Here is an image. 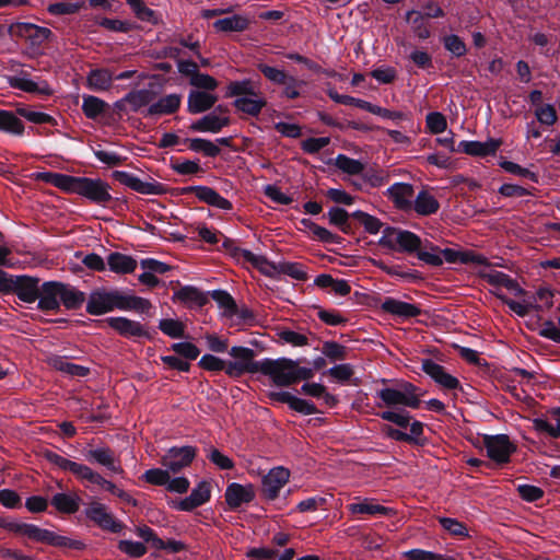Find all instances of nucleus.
<instances>
[{
  "mask_svg": "<svg viewBox=\"0 0 560 560\" xmlns=\"http://www.w3.org/2000/svg\"><path fill=\"white\" fill-rule=\"evenodd\" d=\"M67 192L79 195L93 205L106 207L113 201H119L110 195V185L102 178L72 176L56 172H38L34 177Z\"/></svg>",
  "mask_w": 560,
  "mask_h": 560,
  "instance_id": "f257e3e1",
  "label": "nucleus"
},
{
  "mask_svg": "<svg viewBox=\"0 0 560 560\" xmlns=\"http://www.w3.org/2000/svg\"><path fill=\"white\" fill-rule=\"evenodd\" d=\"M115 310L152 316L153 305L148 299L128 294L118 289H95L90 293L85 307L88 314L100 316Z\"/></svg>",
  "mask_w": 560,
  "mask_h": 560,
  "instance_id": "f03ea898",
  "label": "nucleus"
},
{
  "mask_svg": "<svg viewBox=\"0 0 560 560\" xmlns=\"http://www.w3.org/2000/svg\"><path fill=\"white\" fill-rule=\"evenodd\" d=\"M378 245L390 250L406 254H416L417 258L432 267H441L443 260L440 255L430 253L429 247L423 245L421 237L408 230L386 225Z\"/></svg>",
  "mask_w": 560,
  "mask_h": 560,
  "instance_id": "7ed1b4c3",
  "label": "nucleus"
},
{
  "mask_svg": "<svg viewBox=\"0 0 560 560\" xmlns=\"http://www.w3.org/2000/svg\"><path fill=\"white\" fill-rule=\"evenodd\" d=\"M0 528L52 547L72 550H83L86 547L82 540L61 536L49 529L40 528L35 524L22 523L8 517H0Z\"/></svg>",
  "mask_w": 560,
  "mask_h": 560,
  "instance_id": "20e7f679",
  "label": "nucleus"
},
{
  "mask_svg": "<svg viewBox=\"0 0 560 560\" xmlns=\"http://www.w3.org/2000/svg\"><path fill=\"white\" fill-rule=\"evenodd\" d=\"M229 354L235 359L228 362L226 375L232 378H238L246 373H261L271 378L275 373L276 359L265 358L255 361L256 352L250 348L234 346L230 349Z\"/></svg>",
  "mask_w": 560,
  "mask_h": 560,
  "instance_id": "39448f33",
  "label": "nucleus"
},
{
  "mask_svg": "<svg viewBox=\"0 0 560 560\" xmlns=\"http://www.w3.org/2000/svg\"><path fill=\"white\" fill-rule=\"evenodd\" d=\"M8 34L23 38L28 44V49L34 55L43 54V45L54 39L55 35L50 28L39 26L30 22H15L8 27Z\"/></svg>",
  "mask_w": 560,
  "mask_h": 560,
  "instance_id": "423d86ee",
  "label": "nucleus"
},
{
  "mask_svg": "<svg viewBox=\"0 0 560 560\" xmlns=\"http://www.w3.org/2000/svg\"><path fill=\"white\" fill-rule=\"evenodd\" d=\"M275 362V373L271 380L279 387H289L300 381H308L314 376L313 369L299 366V361L279 358Z\"/></svg>",
  "mask_w": 560,
  "mask_h": 560,
  "instance_id": "0eeeda50",
  "label": "nucleus"
},
{
  "mask_svg": "<svg viewBox=\"0 0 560 560\" xmlns=\"http://www.w3.org/2000/svg\"><path fill=\"white\" fill-rule=\"evenodd\" d=\"M223 248L238 262L249 264L267 277L278 275L279 262L269 261L265 256L255 255L248 249L238 247L233 238L224 237Z\"/></svg>",
  "mask_w": 560,
  "mask_h": 560,
  "instance_id": "6e6552de",
  "label": "nucleus"
},
{
  "mask_svg": "<svg viewBox=\"0 0 560 560\" xmlns=\"http://www.w3.org/2000/svg\"><path fill=\"white\" fill-rule=\"evenodd\" d=\"M483 447L487 456L498 466L510 463L511 456L516 452V445L506 434L483 435Z\"/></svg>",
  "mask_w": 560,
  "mask_h": 560,
  "instance_id": "1a4fd4ad",
  "label": "nucleus"
},
{
  "mask_svg": "<svg viewBox=\"0 0 560 560\" xmlns=\"http://www.w3.org/2000/svg\"><path fill=\"white\" fill-rule=\"evenodd\" d=\"M43 457L61 470L71 472L77 479L81 481H88L94 485L100 475L90 466L65 458L50 450H45L43 452Z\"/></svg>",
  "mask_w": 560,
  "mask_h": 560,
  "instance_id": "9d476101",
  "label": "nucleus"
},
{
  "mask_svg": "<svg viewBox=\"0 0 560 560\" xmlns=\"http://www.w3.org/2000/svg\"><path fill=\"white\" fill-rule=\"evenodd\" d=\"M425 247H429L430 253L440 255L442 260H445L448 264H474L486 267L491 266L486 256L477 254L474 250H457L450 247L440 248L438 245L429 241H425Z\"/></svg>",
  "mask_w": 560,
  "mask_h": 560,
  "instance_id": "9b49d317",
  "label": "nucleus"
},
{
  "mask_svg": "<svg viewBox=\"0 0 560 560\" xmlns=\"http://www.w3.org/2000/svg\"><path fill=\"white\" fill-rule=\"evenodd\" d=\"M112 177L119 184L141 195L159 196L166 192L165 186L162 183L153 179L152 177H149L150 180L144 182L141 180L136 175L125 171H114L112 173Z\"/></svg>",
  "mask_w": 560,
  "mask_h": 560,
  "instance_id": "f8f14e48",
  "label": "nucleus"
},
{
  "mask_svg": "<svg viewBox=\"0 0 560 560\" xmlns=\"http://www.w3.org/2000/svg\"><path fill=\"white\" fill-rule=\"evenodd\" d=\"M84 514L88 520L103 530L119 534L125 528V524L108 512L106 505L101 502L93 501L90 503L84 510Z\"/></svg>",
  "mask_w": 560,
  "mask_h": 560,
  "instance_id": "ddd939ff",
  "label": "nucleus"
},
{
  "mask_svg": "<svg viewBox=\"0 0 560 560\" xmlns=\"http://www.w3.org/2000/svg\"><path fill=\"white\" fill-rule=\"evenodd\" d=\"M197 447L191 445L173 446L161 457V464L173 474L190 466L197 456Z\"/></svg>",
  "mask_w": 560,
  "mask_h": 560,
  "instance_id": "4468645a",
  "label": "nucleus"
},
{
  "mask_svg": "<svg viewBox=\"0 0 560 560\" xmlns=\"http://www.w3.org/2000/svg\"><path fill=\"white\" fill-rule=\"evenodd\" d=\"M290 470L282 466L275 467L261 478L260 495L267 501H275L280 490L289 482Z\"/></svg>",
  "mask_w": 560,
  "mask_h": 560,
  "instance_id": "2eb2a0df",
  "label": "nucleus"
},
{
  "mask_svg": "<svg viewBox=\"0 0 560 560\" xmlns=\"http://www.w3.org/2000/svg\"><path fill=\"white\" fill-rule=\"evenodd\" d=\"M106 324L114 329L119 336L127 339L144 338L152 340V334L137 320L124 316L107 317Z\"/></svg>",
  "mask_w": 560,
  "mask_h": 560,
  "instance_id": "dca6fc26",
  "label": "nucleus"
},
{
  "mask_svg": "<svg viewBox=\"0 0 560 560\" xmlns=\"http://www.w3.org/2000/svg\"><path fill=\"white\" fill-rule=\"evenodd\" d=\"M211 499V485L207 480H201L191 490L190 494L180 500L172 501V508L177 511L191 512L203 505Z\"/></svg>",
  "mask_w": 560,
  "mask_h": 560,
  "instance_id": "f3484780",
  "label": "nucleus"
},
{
  "mask_svg": "<svg viewBox=\"0 0 560 560\" xmlns=\"http://www.w3.org/2000/svg\"><path fill=\"white\" fill-rule=\"evenodd\" d=\"M408 427L410 428V433H406L389 424L383 425L382 432L386 438L394 441L405 442L410 445L423 446L427 442V440L423 438L424 424L421 421L413 420L410 421Z\"/></svg>",
  "mask_w": 560,
  "mask_h": 560,
  "instance_id": "a211bd4d",
  "label": "nucleus"
},
{
  "mask_svg": "<svg viewBox=\"0 0 560 560\" xmlns=\"http://www.w3.org/2000/svg\"><path fill=\"white\" fill-rule=\"evenodd\" d=\"M421 370L444 389L463 390L459 381L455 376L447 373L443 365L434 362L432 359H422Z\"/></svg>",
  "mask_w": 560,
  "mask_h": 560,
  "instance_id": "6ab92c4d",
  "label": "nucleus"
},
{
  "mask_svg": "<svg viewBox=\"0 0 560 560\" xmlns=\"http://www.w3.org/2000/svg\"><path fill=\"white\" fill-rule=\"evenodd\" d=\"M255 497V488L252 483L231 482L224 492L225 503L231 511H237L243 504L250 503Z\"/></svg>",
  "mask_w": 560,
  "mask_h": 560,
  "instance_id": "aec40b11",
  "label": "nucleus"
},
{
  "mask_svg": "<svg viewBox=\"0 0 560 560\" xmlns=\"http://www.w3.org/2000/svg\"><path fill=\"white\" fill-rule=\"evenodd\" d=\"M63 289V282L60 281H45L40 283V295L37 299V308L43 312H57L60 310V295Z\"/></svg>",
  "mask_w": 560,
  "mask_h": 560,
  "instance_id": "412c9836",
  "label": "nucleus"
},
{
  "mask_svg": "<svg viewBox=\"0 0 560 560\" xmlns=\"http://www.w3.org/2000/svg\"><path fill=\"white\" fill-rule=\"evenodd\" d=\"M83 456L88 462L98 464L112 474L122 475L125 472L120 462L115 457V452L108 446L84 450Z\"/></svg>",
  "mask_w": 560,
  "mask_h": 560,
  "instance_id": "4be33fe9",
  "label": "nucleus"
},
{
  "mask_svg": "<svg viewBox=\"0 0 560 560\" xmlns=\"http://www.w3.org/2000/svg\"><path fill=\"white\" fill-rule=\"evenodd\" d=\"M40 279L33 276L20 275L15 276L12 293L24 303H34L40 295Z\"/></svg>",
  "mask_w": 560,
  "mask_h": 560,
  "instance_id": "5701e85b",
  "label": "nucleus"
},
{
  "mask_svg": "<svg viewBox=\"0 0 560 560\" xmlns=\"http://www.w3.org/2000/svg\"><path fill=\"white\" fill-rule=\"evenodd\" d=\"M501 144L502 140L494 138H489L485 142L463 140L457 144L456 151L477 158L493 156L497 154Z\"/></svg>",
  "mask_w": 560,
  "mask_h": 560,
  "instance_id": "b1692460",
  "label": "nucleus"
},
{
  "mask_svg": "<svg viewBox=\"0 0 560 560\" xmlns=\"http://www.w3.org/2000/svg\"><path fill=\"white\" fill-rule=\"evenodd\" d=\"M381 310L401 319H409L421 315L422 311L417 304L399 301L394 298H385Z\"/></svg>",
  "mask_w": 560,
  "mask_h": 560,
  "instance_id": "393cba45",
  "label": "nucleus"
},
{
  "mask_svg": "<svg viewBox=\"0 0 560 560\" xmlns=\"http://www.w3.org/2000/svg\"><path fill=\"white\" fill-rule=\"evenodd\" d=\"M413 186L408 183H395L387 189V197L398 210L408 212L412 208Z\"/></svg>",
  "mask_w": 560,
  "mask_h": 560,
  "instance_id": "a878e982",
  "label": "nucleus"
},
{
  "mask_svg": "<svg viewBox=\"0 0 560 560\" xmlns=\"http://www.w3.org/2000/svg\"><path fill=\"white\" fill-rule=\"evenodd\" d=\"M217 102L218 96L215 94L190 90L187 97V112L192 115L206 113L213 108Z\"/></svg>",
  "mask_w": 560,
  "mask_h": 560,
  "instance_id": "bb28decb",
  "label": "nucleus"
},
{
  "mask_svg": "<svg viewBox=\"0 0 560 560\" xmlns=\"http://www.w3.org/2000/svg\"><path fill=\"white\" fill-rule=\"evenodd\" d=\"M174 300L184 303L190 308H201L209 303V292H203L194 285H183L174 292Z\"/></svg>",
  "mask_w": 560,
  "mask_h": 560,
  "instance_id": "cd10ccee",
  "label": "nucleus"
},
{
  "mask_svg": "<svg viewBox=\"0 0 560 560\" xmlns=\"http://www.w3.org/2000/svg\"><path fill=\"white\" fill-rule=\"evenodd\" d=\"M479 277L487 281L490 285L493 287H504L510 291H513L516 296H523L526 294V291L518 284V282L511 278L509 275L498 271H480Z\"/></svg>",
  "mask_w": 560,
  "mask_h": 560,
  "instance_id": "c85d7f7f",
  "label": "nucleus"
},
{
  "mask_svg": "<svg viewBox=\"0 0 560 560\" xmlns=\"http://www.w3.org/2000/svg\"><path fill=\"white\" fill-rule=\"evenodd\" d=\"M231 119L228 116L221 117L215 113H209L200 119L194 121L189 129L195 132H211L218 133L224 127L230 126Z\"/></svg>",
  "mask_w": 560,
  "mask_h": 560,
  "instance_id": "c756f323",
  "label": "nucleus"
},
{
  "mask_svg": "<svg viewBox=\"0 0 560 560\" xmlns=\"http://www.w3.org/2000/svg\"><path fill=\"white\" fill-rule=\"evenodd\" d=\"M182 104V96L179 94H168L161 97L158 102L152 103L143 115L147 116H159V115H172L175 114Z\"/></svg>",
  "mask_w": 560,
  "mask_h": 560,
  "instance_id": "7c9ffc66",
  "label": "nucleus"
},
{
  "mask_svg": "<svg viewBox=\"0 0 560 560\" xmlns=\"http://www.w3.org/2000/svg\"><path fill=\"white\" fill-rule=\"evenodd\" d=\"M25 125L15 110L0 109V132L13 137H22Z\"/></svg>",
  "mask_w": 560,
  "mask_h": 560,
  "instance_id": "2f4dec72",
  "label": "nucleus"
},
{
  "mask_svg": "<svg viewBox=\"0 0 560 560\" xmlns=\"http://www.w3.org/2000/svg\"><path fill=\"white\" fill-rule=\"evenodd\" d=\"M82 499L74 492L55 493L50 499V504L62 514H74L79 511Z\"/></svg>",
  "mask_w": 560,
  "mask_h": 560,
  "instance_id": "473e14b6",
  "label": "nucleus"
},
{
  "mask_svg": "<svg viewBox=\"0 0 560 560\" xmlns=\"http://www.w3.org/2000/svg\"><path fill=\"white\" fill-rule=\"evenodd\" d=\"M440 209V202L428 190H420L412 201V208L417 214L429 217L435 214Z\"/></svg>",
  "mask_w": 560,
  "mask_h": 560,
  "instance_id": "72a5a7b5",
  "label": "nucleus"
},
{
  "mask_svg": "<svg viewBox=\"0 0 560 560\" xmlns=\"http://www.w3.org/2000/svg\"><path fill=\"white\" fill-rule=\"evenodd\" d=\"M348 511L355 514L382 515L388 516L394 513L392 508H387L376 503L374 499H364L361 502L350 503L347 505Z\"/></svg>",
  "mask_w": 560,
  "mask_h": 560,
  "instance_id": "f704fd0d",
  "label": "nucleus"
},
{
  "mask_svg": "<svg viewBox=\"0 0 560 560\" xmlns=\"http://www.w3.org/2000/svg\"><path fill=\"white\" fill-rule=\"evenodd\" d=\"M155 98V93L148 89L133 90L127 93L120 101L116 103L119 107L121 103H128L132 112H139L141 107L151 105Z\"/></svg>",
  "mask_w": 560,
  "mask_h": 560,
  "instance_id": "c9c22d12",
  "label": "nucleus"
},
{
  "mask_svg": "<svg viewBox=\"0 0 560 560\" xmlns=\"http://www.w3.org/2000/svg\"><path fill=\"white\" fill-rule=\"evenodd\" d=\"M114 74L109 69H92L86 77V86L92 91H107L112 88Z\"/></svg>",
  "mask_w": 560,
  "mask_h": 560,
  "instance_id": "e433bc0d",
  "label": "nucleus"
},
{
  "mask_svg": "<svg viewBox=\"0 0 560 560\" xmlns=\"http://www.w3.org/2000/svg\"><path fill=\"white\" fill-rule=\"evenodd\" d=\"M107 265L110 271L118 275H127L135 271L137 268V260L129 255L119 252H112L107 256Z\"/></svg>",
  "mask_w": 560,
  "mask_h": 560,
  "instance_id": "4c0bfd02",
  "label": "nucleus"
},
{
  "mask_svg": "<svg viewBox=\"0 0 560 560\" xmlns=\"http://www.w3.org/2000/svg\"><path fill=\"white\" fill-rule=\"evenodd\" d=\"M196 197L200 201L221 210L230 211L233 209V205L230 200L222 197L215 189L209 186L199 185Z\"/></svg>",
  "mask_w": 560,
  "mask_h": 560,
  "instance_id": "58836bf2",
  "label": "nucleus"
},
{
  "mask_svg": "<svg viewBox=\"0 0 560 560\" xmlns=\"http://www.w3.org/2000/svg\"><path fill=\"white\" fill-rule=\"evenodd\" d=\"M330 225L338 228L343 234L353 235L354 226L350 222L352 213L341 207H331L327 212Z\"/></svg>",
  "mask_w": 560,
  "mask_h": 560,
  "instance_id": "ea45409f",
  "label": "nucleus"
},
{
  "mask_svg": "<svg viewBox=\"0 0 560 560\" xmlns=\"http://www.w3.org/2000/svg\"><path fill=\"white\" fill-rule=\"evenodd\" d=\"M376 395L387 407L402 405L411 409H417V400L413 397L407 399L397 388L385 387L380 389Z\"/></svg>",
  "mask_w": 560,
  "mask_h": 560,
  "instance_id": "a19ab883",
  "label": "nucleus"
},
{
  "mask_svg": "<svg viewBox=\"0 0 560 560\" xmlns=\"http://www.w3.org/2000/svg\"><path fill=\"white\" fill-rule=\"evenodd\" d=\"M250 21L247 16L241 14H233L223 19H219L213 23V27L218 32H244L248 28Z\"/></svg>",
  "mask_w": 560,
  "mask_h": 560,
  "instance_id": "79ce46f5",
  "label": "nucleus"
},
{
  "mask_svg": "<svg viewBox=\"0 0 560 560\" xmlns=\"http://www.w3.org/2000/svg\"><path fill=\"white\" fill-rule=\"evenodd\" d=\"M85 300L86 296L84 292L63 282V289L61 290L60 295V304H62L67 310H79Z\"/></svg>",
  "mask_w": 560,
  "mask_h": 560,
  "instance_id": "37998d69",
  "label": "nucleus"
},
{
  "mask_svg": "<svg viewBox=\"0 0 560 560\" xmlns=\"http://www.w3.org/2000/svg\"><path fill=\"white\" fill-rule=\"evenodd\" d=\"M49 364L57 371L70 376L85 377L90 374L88 366L68 362L65 358L56 355L49 359Z\"/></svg>",
  "mask_w": 560,
  "mask_h": 560,
  "instance_id": "c03bdc74",
  "label": "nucleus"
},
{
  "mask_svg": "<svg viewBox=\"0 0 560 560\" xmlns=\"http://www.w3.org/2000/svg\"><path fill=\"white\" fill-rule=\"evenodd\" d=\"M16 113L21 116V118H24L35 125H57V120L51 115L34 110L31 106L27 105L18 106Z\"/></svg>",
  "mask_w": 560,
  "mask_h": 560,
  "instance_id": "a18cd8bd",
  "label": "nucleus"
},
{
  "mask_svg": "<svg viewBox=\"0 0 560 560\" xmlns=\"http://www.w3.org/2000/svg\"><path fill=\"white\" fill-rule=\"evenodd\" d=\"M232 104L236 110L257 117L267 105V102L265 98L237 97Z\"/></svg>",
  "mask_w": 560,
  "mask_h": 560,
  "instance_id": "49530a36",
  "label": "nucleus"
},
{
  "mask_svg": "<svg viewBox=\"0 0 560 560\" xmlns=\"http://www.w3.org/2000/svg\"><path fill=\"white\" fill-rule=\"evenodd\" d=\"M108 104L102 98L93 95H84L82 102V112L89 119H96L105 113Z\"/></svg>",
  "mask_w": 560,
  "mask_h": 560,
  "instance_id": "de8ad7c7",
  "label": "nucleus"
},
{
  "mask_svg": "<svg viewBox=\"0 0 560 560\" xmlns=\"http://www.w3.org/2000/svg\"><path fill=\"white\" fill-rule=\"evenodd\" d=\"M301 223L305 228H307L318 241H320L323 243L341 244V242L343 241V238L341 236L330 232L329 230H327L324 226L316 224L315 222H313L310 219H303L301 221Z\"/></svg>",
  "mask_w": 560,
  "mask_h": 560,
  "instance_id": "09e8293b",
  "label": "nucleus"
},
{
  "mask_svg": "<svg viewBox=\"0 0 560 560\" xmlns=\"http://www.w3.org/2000/svg\"><path fill=\"white\" fill-rule=\"evenodd\" d=\"M257 96L252 80L231 81L226 86L225 97H248Z\"/></svg>",
  "mask_w": 560,
  "mask_h": 560,
  "instance_id": "8fccbe9b",
  "label": "nucleus"
},
{
  "mask_svg": "<svg viewBox=\"0 0 560 560\" xmlns=\"http://www.w3.org/2000/svg\"><path fill=\"white\" fill-rule=\"evenodd\" d=\"M209 296H211L218 304L220 308H223V314L228 317L234 316V313L237 312V304L233 296L225 290H213L209 292Z\"/></svg>",
  "mask_w": 560,
  "mask_h": 560,
  "instance_id": "3c124183",
  "label": "nucleus"
},
{
  "mask_svg": "<svg viewBox=\"0 0 560 560\" xmlns=\"http://www.w3.org/2000/svg\"><path fill=\"white\" fill-rule=\"evenodd\" d=\"M184 143L194 152H202L206 156L215 158L221 153L220 148L210 140L202 138L185 139Z\"/></svg>",
  "mask_w": 560,
  "mask_h": 560,
  "instance_id": "603ef678",
  "label": "nucleus"
},
{
  "mask_svg": "<svg viewBox=\"0 0 560 560\" xmlns=\"http://www.w3.org/2000/svg\"><path fill=\"white\" fill-rule=\"evenodd\" d=\"M352 219L357 220L363 225L364 231L369 234H377L380 231L383 232L384 223L376 217L364 212L362 210H355L352 212Z\"/></svg>",
  "mask_w": 560,
  "mask_h": 560,
  "instance_id": "864d4df0",
  "label": "nucleus"
},
{
  "mask_svg": "<svg viewBox=\"0 0 560 560\" xmlns=\"http://www.w3.org/2000/svg\"><path fill=\"white\" fill-rule=\"evenodd\" d=\"M442 44L454 58L464 57L468 49L464 39L456 34H448L442 37Z\"/></svg>",
  "mask_w": 560,
  "mask_h": 560,
  "instance_id": "5fc2aeb1",
  "label": "nucleus"
},
{
  "mask_svg": "<svg viewBox=\"0 0 560 560\" xmlns=\"http://www.w3.org/2000/svg\"><path fill=\"white\" fill-rule=\"evenodd\" d=\"M382 420L392 422L399 428L406 429L410 424L412 420V416L409 411L401 409L399 411L395 410H385L376 413Z\"/></svg>",
  "mask_w": 560,
  "mask_h": 560,
  "instance_id": "6e6d98bb",
  "label": "nucleus"
},
{
  "mask_svg": "<svg viewBox=\"0 0 560 560\" xmlns=\"http://www.w3.org/2000/svg\"><path fill=\"white\" fill-rule=\"evenodd\" d=\"M159 329L170 338L185 337V325L178 319L163 318L159 322Z\"/></svg>",
  "mask_w": 560,
  "mask_h": 560,
  "instance_id": "4d7b16f0",
  "label": "nucleus"
},
{
  "mask_svg": "<svg viewBox=\"0 0 560 560\" xmlns=\"http://www.w3.org/2000/svg\"><path fill=\"white\" fill-rule=\"evenodd\" d=\"M84 5V2H70L62 0L60 2L50 3L47 7V12L51 15H69L78 13Z\"/></svg>",
  "mask_w": 560,
  "mask_h": 560,
  "instance_id": "13d9d810",
  "label": "nucleus"
},
{
  "mask_svg": "<svg viewBox=\"0 0 560 560\" xmlns=\"http://www.w3.org/2000/svg\"><path fill=\"white\" fill-rule=\"evenodd\" d=\"M335 165L349 175H359L364 171V164L355 159H351L345 154H338Z\"/></svg>",
  "mask_w": 560,
  "mask_h": 560,
  "instance_id": "bf43d9fd",
  "label": "nucleus"
},
{
  "mask_svg": "<svg viewBox=\"0 0 560 560\" xmlns=\"http://www.w3.org/2000/svg\"><path fill=\"white\" fill-rule=\"evenodd\" d=\"M257 69L269 82L276 85L285 83V79L289 75L285 70L269 66L264 62L257 63Z\"/></svg>",
  "mask_w": 560,
  "mask_h": 560,
  "instance_id": "052dcab7",
  "label": "nucleus"
},
{
  "mask_svg": "<svg viewBox=\"0 0 560 560\" xmlns=\"http://www.w3.org/2000/svg\"><path fill=\"white\" fill-rule=\"evenodd\" d=\"M117 549L127 555L129 558L138 559L143 557L148 548L143 542L133 541L128 539L119 540L117 544Z\"/></svg>",
  "mask_w": 560,
  "mask_h": 560,
  "instance_id": "680f3d73",
  "label": "nucleus"
},
{
  "mask_svg": "<svg viewBox=\"0 0 560 560\" xmlns=\"http://www.w3.org/2000/svg\"><path fill=\"white\" fill-rule=\"evenodd\" d=\"M170 350L186 361L196 360L200 354V349L195 343L189 341L175 342L171 345Z\"/></svg>",
  "mask_w": 560,
  "mask_h": 560,
  "instance_id": "e2e57ef3",
  "label": "nucleus"
},
{
  "mask_svg": "<svg viewBox=\"0 0 560 560\" xmlns=\"http://www.w3.org/2000/svg\"><path fill=\"white\" fill-rule=\"evenodd\" d=\"M306 85V82L298 79L294 75L289 74L285 79V83H282L283 90L281 96L288 100H296L301 96L300 89Z\"/></svg>",
  "mask_w": 560,
  "mask_h": 560,
  "instance_id": "0e129e2a",
  "label": "nucleus"
},
{
  "mask_svg": "<svg viewBox=\"0 0 560 560\" xmlns=\"http://www.w3.org/2000/svg\"><path fill=\"white\" fill-rule=\"evenodd\" d=\"M278 275H285L299 281L307 280V273L300 262L280 261Z\"/></svg>",
  "mask_w": 560,
  "mask_h": 560,
  "instance_id": "69168bd1",
  "label": "nucleus"
},
{
  "mask_svg": "<svg viewBox=\"0 0 560 560\" xmlns=\"http://www.w3.org/2000/svg\"><path fill=\"white\" fill-rule=\"evenodd\" d=\"M322 353L331 361H343L347 359L348 349L337 341H325Z\"/></svg>",
  "mask_w": 560,
  "mask_h": 560,
  "instance_id": "338daca9",
  "label": "nucleus"
},
{
  "mask_svg": "<svg viewBox=\"0 0 560 560\" xmlns=\"http://www.w3.org/2000/svg\"><path fill=\"white\" fill-rule=\"evenodd\" d=\"M404 557L407 560H455L454 558L447 557L442 553H436L433 551H428L418 548L405 551Z\"/></svg>",
  "mask_w": 560,
  "mask_h": 560,
  "instance_id": "774afa93",
  "label": "nucleus"
}]
</instances>
